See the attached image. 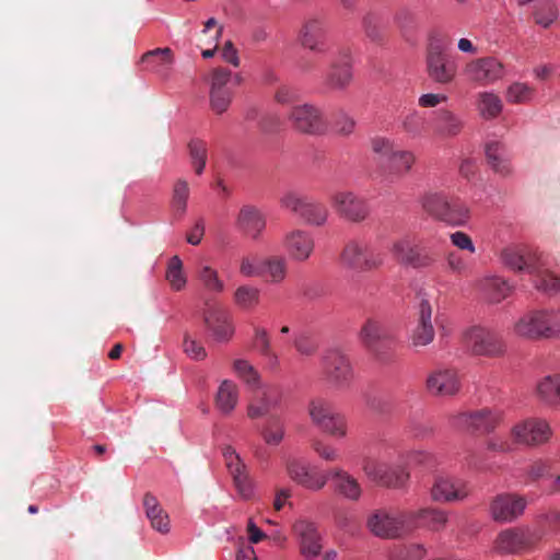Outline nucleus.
<instances>
[{
    "instance_id": "obj_1",
    "label": "nucleus",
    "mask_w": 560,
    "mask_h": 560,
    "mask_svg": "<svg viewBox=\"0 0 560 560\" xmlns=\"http://www.w3.org/2000/svg\"><path fill=\"white\" fill-rule=\"evenodd\" d=\"M423 210L431 217L450 225H464L469 211L458 200H451L443 192H427L421 198Z\"/></svg>"
},
{
    "instance_id": "obj_2",
    "label": "nucleus",
    "mask_w": 560,
    "mask_h": 560,
    "mask_svg": "<svg viewBox=\"0 0 560 560\" xmlns=\"http://www.w3.org/2000/svg\"><path fill=\"white\" fill-rule=\"evenodd\" d=\"M308 416L312 423L324 433L342 439L347 435V419L337 412L331 402L324 398H314L308 404Z\"/></svg>"
},
{
    "instance_id": "obj_3",
    "label": "nucleus",
    "mask_w": 560,
    "mask_h": 560,
    "mask_svg": "<svg viewBox=\"0 0 560 560\" xmlns=\"http://www.w3.org/2000/svg\"><path fill=\"white\" fill-rule=\"evenodd\" d=\"M280 205L310 225L322 226L329 217V210L323 202L296 191L285 192Z\"/></svg>"
},
{
    "instance_id": "obj_4",
    "label": "nucleus",
    "mask_w": 560,
    "mask_h": 560,
    "mask_svg": "<svg viewBox=\"0 0 560 560\" xmlns=\"http://www.w3.org/2000/svg\"><path fill=\"white\" fill-rule=\"evenodd\" d=\"M515 330L529 339H551L560 335V319L553 311H536L522 317Z\"/></svg>"
},
{
    "instance_id": "obj_5",
    "label": "nucleus",
    "mask_w": 560,
    "mask_h": 560,
    "mask_svg": "<svg viewBox=\"0 0 560 560\" xmlns=\"http://www.w3.org/2000/svg\"><path fill=\"white\" fill-rule=\"evenodd\" d=\"M503 420L502 411L482 408L476 411L459 412L450 417V424L463 431L488 434L494 431Z\"/></svg>"
},
{
    "instance_id": "obj_6",
    "label": "nucleus",
    "mask_w": 560,
    "mask_h": 560,
    "mask_svg": "<svg viewBox=\"0 0 560 560\" xmlns=\"http://www.w3.org/2000/svg\"><path fill=\"white\" fill-rule=\"evenodd\" d=\"M392 252L399 264L413 269H429L438 261V254L433 248L416 244L409 238L394 243Z\"/></svg>"
},
{
    "instance_id": "obj_7",
    "label": "nucleus",
    "mask_w": 560,
    "mask_h": 560,
    "mask_svg": "<svg viewBox=\"0 0 560 560\" xmlns=\"http://www.w3.org/2000/svg\"><path fill=\"white\" fill-rule=\"evenodd\" d=\"M427 72L432 81L440 84L451 83L456 75V63L451 60L439 40H431L428 47Z\"/></svg>"
},
{
    "instance_id": "obj_8",
    "label": "nucleus",
    "mask_w": 560,
    "mask_h": 560,
    "mask_svg": "<svg viewBox=\"0 0 560 560\" xmlns=\"http://www.w3.org/2000/svg\"><path fill=\"white\" fill-rule=\"evenodd\" d=\"M203 322L208 331L219 342L229 341L234 334L230 311L212 300L205 303Z\"/></svg>"
},
{
    "instance_id": "obj_9",
    "label": "nucleus",
    "mask_w": 560,
    "mask_h": 560,
    "mask_svg": "<svg viewBox=\"0 0 560 560\" xmlns=\"http://www.w3.org/2000/svg\"><path fill=\"white\" fill-rule=\"evenodd\" d=\"M535 542V535L528 528L512 527L498 534L492 549L498 555H515L530 550Z\"/></svg>"
},
{
    "instance_id": "obj_10",
    "label": "nucleus",
    "mask_w": 560,
    "mask_h": 560,
    "mask_svg": "<svg viewBox=\"0 0 560 560\" xmlns=\"http://www.w3.org/2000/svg\"><path fill=\"white\" fill-rule=\"evenodd\" d=\"M327 22L324 16L311 15L304 20L298 39L302 47L317 54H326Z\"/></svg>"
},
{
    "instance_id": "obj_11",
    "label": "nucleus",
    "mask_w": 560,
    "mask_h": 560,
    "mask_svg": "<svg viewBox=\"0 0 560 560\" xmlns=\"http://www.w3.org/2000/svg\"><path fill=\"white\" fill-rule=\"evenodd\" d=\"M511 434L516 443L535 446L546 443L552 432L546 420L529 418L515 424Z\"/></svg>"
},
{
    "instance_id": "obj_12",
    "label": "nucleus",
    "mask_w": 560,
    "mask_h": 560,
    "mask_svg": "<svg viewBox=\"0 0 560 560\" xmlns=\"http://www.w3.org/2000/svg\"><path fill=\"white\" fill-rule=\"evenodd\" d=\"M289 118L292 126L304 133L322 135L327 130L320 109L311 104L294 106Z\"/></svg>"
},
{
    "instance_id": "obj_13",
    "label": "nucleus",
    "mask_w": 560,
    "mask_h": 560,
    "mask_svg": "<svg viewBox=\"0 0 560 560\" xmlns=\"http://www.w3.org/2000/svg\"><path fill=\"white\" fill-rule=\"evenodd\" d=\"M527 505L524 497L515 493H501L490 503V514L495 522H513L520 517Z\"/></svg>"
},
{
    "instance_id": "obj_14",
    "label": "nucleus",
    "mask_w": 560,
    "mask_h": 560,
    "mask_svg": "<svg viewBox=\"0 0 560 560\" xmlns=\"http://www.w3.org/2000/svg\"><path fill=\"white\" fill-rule=\"evenodd\" d=\"M331 203L341 218L354 223L362 222L370 213L368 203L351 191L335 194Z\"/></svg>"
},
{
    "instance_id": "obj_15",
    "label": "nucleus",
    "mask_w": 560,
    "mask_h": 560,
    "mask_svg": "<svg viewBox=\"0 0 560 560\" xmlns=\"http://www.w3.org/2000/svg\"><path fill=\"white\" fill-rule=\"evenodd\" d=\"M287 472L294 482L313 491L323 489L328 480L326 474L317 471L303 460L296 458L287 460Z\"/></svg>"
},
{
    "instance_id": "obj_16",
    "label": "nucleus",
    "mask_w": 560,
    "mask_h": 560,
    "mask_svg": "<svg viewBox=\"0 0 560 560\" xmlns=\"http://www.w3.org/2000/svg\"><path fill=\"white\" fill-rule=\"evenodd\" d=\"M282 394L277 387H266L253 397L247 407V416L250 419L278 416L276 412L281 407Z\"/></svg>"
},
{
    "instance_id": "obj_17",
    "label": "nucleus",
    "mask_w": 560,
    "mask_h": 560,
    "mask_svg": "<svg viewBox=\"0 0 560 560\" xmlns=\"http://www.w3.org/2000/svg\"><path fill=\"white\" fill-rule=\"evenodd\" d=\"M470 492L471 489L467 482L438 476L431 488V498L436 502L463 501Z\"/></svg>"
},
{
    "instance_id": "obj_18",
    "label": "nucleus",
    "mask_w": 560,
    "mask_h": 560,
    "mask_svg": "<svg viewBox=\"0 0 560 560\" xmlns=\"http://www.w3.org/2000/svg\"><path fill=\"white\" fill-rule=\"evenodd\" d=\"M353 80L352 60L348 50L339 52L330 63L325 84L334 91H345Z\"/></svg>"
},
{
    "instance_id": "obj_19",
    "label": "nucleus",
    "mask_w": 560,
    "mask_h": 560,
    "mask_svg": "<svg viewBox=\"0 0 560 560\" xmlns=\"http://www.w3.org/2000/svg\"><path fill=\"white\" fill-rule=\"evenodd\" d=\"M282 246L292 260L305 261L314 252L315 241L310 232L295 229L284 235Z\"/></svg>"
},
{
    "instance_id": "obj_20",
    "label": "nucleus",
    "mask_w": 560,
    "mask_h": 560,
    "mask_svg": "<svg viewBox=\"0 0 560 560\" xmlns=\"http://www.w3.org/2000/svg\"><path fill=\"white\" fill-rule=\"evenodd\" d=\"M324 371L327 381L340 389L348 387L353 376L348 359L340 352H329L325 357Z\"/></svg>"
},
{
    "instance_id": "obj_21",
    "label": "nucleus",
    "mask_w": 560,
    "mask_h": 560,
    "mask_svg": "<svg viewBox=\"0 0 560 560\" xmlns=\"http://www.w3.org/2000/svg\"><path fill=\"white\" fill-rule=\"evenodd\" d=\"M462 343L471 350H495L503 346L498 332L477 325L462 331Z\"/></svg>"
},
{
    "instance_id": "obj_22",
    "label": "nucleus",
    "mask_w": 560,
    "mask_h": 560,
    "mask_svg": "<svg viewBox=\"0 0 560 560\" xmlns=\"http://www.w3.org/2000/svg\"><path fill=\"white\" fill-rule=\"evenodd\" d=\"M223 456L237 492L242 498L249 499L253 495V487L246 472L245 464L232 446L223 448Z\"/></svg>"
},
{
    "instance_id": "obj_23",
    "label": "nucleus",
    "mask_w": 560,
    "mask_h": 560,
    "mask_svg": "<svg viewBox=\"0 0 560 560\" xmlns=\"http://www.w3.org/2000/svg\"><path fill=\"white\" fill-rule=\"evenodd\" d=\"M293 530L300 539V551L303 557L312 559L320 553L323 546L315 523L308 520H299L294 523Z\"/></svg>"
},
{
    "instance_id": "obj_24",
    "label": "nucleus",
    "mask_w": 560,
    "mask_h": 560,
    "mask_svg": "<svg viewBox=\"0 0 560 560\" xmlns=\"http://www.w3.org/2000/svg\"><path fill=\"white\" fill-rule=\"evenodd\" d=\"M466 74L469 80L486 85L503 77V66L493 57L480 58L467 66Z\"/></svg>"
},
{
    "instance_id": "obj_25",
    "label": "nucleus",
    "mask_w": 560,
    "mask_h": 560,
    "mask_svg": "<svg viewBox=\"0 0 560 560\" xmlns=\"http://www.w3.org/2000/svg\"><path fill=\"white\" fill-rule=\"evenodd\" d=\"M459 388L457 372L452 369L434 371L427 378V389L433 396H453L459 392Z\"/></svg>"
},
{
    "instance_id": "obj_26",
    "label": "nucleus",
    "mask_w": 560,
    "mask_h": 560,
    "mask_svg": "<svg viewBox=\"0 0 560 560\" xmlns=\"http://www.w3.org/2000/svg\"><path fill=\"white\" fill-rule=\"evenodd\" d=\"M237 228L247 236L257 240L266 228V218L255 206H243L236 220Z\"/></svg>"
},
{
    "instance_id": "obj_27",
    "label": "nucleus",
    "mask_w": 560,
    "mask_h": 560,
    "mask_svg": "<svg viewBox=\"0 0 560 560\" xmlns=\"http://www.w3.org/2000/svg\"><path fill=\"white\" fill-rule=\"evenodd\" d=\"M433 338L432 306L425 298H421L418 305V324L412 334V342L415 346H427Z\"/></svg>"
},
{
    "instance_id": "obj_28",
    "label": "nucleus",
    "mask_w": 560,
    "mask_h": 560,
    "mask_svg": "<svg viewBox=\"0 0 560 560\" xmlns=\"http://www.w3.org/2000/svg\"><path fill=\"white\" fill-rule=\"evenodd\" d=\"M415 162L416 158L411 151H387V183H395L406 176Z\"/></svg>"
},
{
    "instance_id": "obj_29",
    "label": "nucleus",
    "mask_w": 560,
    "mask_h": 560,
    "mask_svg": "<svg viewBox=\"0 0 560 560\" xmlns=\"http://www.w3.org/2000/svg\"><path fill=\"white\" fill-rule=\"evenodd\" d=\"M332 479L335 491L349 501H358L362 495V488L359 481L348 471L341 468H334L327 474Z\"/></svg>"
},
{
    "instance_id": "obj_30",
    "label": "nucleus",
    "mask_w": 560,
    "mask_h": 560,
    "mask_svg": "<svg viewBox=\"0 0 560 560\" xmlns=\"http://www.w3.org/2000/svg\"><path fill=\"white\" fill-rule=\"evenodd\" d=\"M464 125L465 122L463 118L448 109H439L434 112L432 126L435 133L441 137H456L462 132Z\"/></svg>"
},
{
    "instance_id": "obj_31",
    "label": "nucleus",
    "mask_w": 560,
    "mask_h": 560,
    "mask_svg": "<svg viewBox=\"0 0 560 560\" xmlns=\"http://www.w3.org/2000/svg\"><path fill=\"white\" fill-rule=\"evenodd\" d=\"M141 61L147 65L148 70L156 73L163 79L168 78L170 70L174 63L173 51L168 48H155L147 51Z\"/></svg>"
},
{
    "instance_id": "obj_32",
    "label": "nucleus",
    "mask_w": 560,
    "mask_h": 560,
    "mask_svg": "<svg viewBox=\"0 0 560 560\" xmlns=\"http://www.w3.org/2000/svg\"><path fill=\"white\" fill-rule=\"evenodd\" d=\"M485 154L491 170L502 176L512 172L510 158L505 145L500 141H489L485 145Z\"/></svg>"
},
{
    "instance_id": "obj_33",
    "label": "nucleus",
    "mask_w": 560,
    "mask_h": 560,
    "mask_svg": "<svg viewBox=\"0 0 560 560\" xmlns=\"http://www.w3.org/2000/svg\"><path fill=\"white\" fill-rule=\"evenodd\" d=\"M503 264L517 272L535 273L538 270L535 258L525 255L518 247H506L501 253Z\"/></svg>"
},
{
    "instance_id": "obj_34",
    "label": "nucleus",
    "mask_w": 560,
    "mask_h": 560,
    "mask_svg": "<svg viewBox=\"0 0 560 560\" xmlns=\"http://www.w3.org/2000/svg\"><path fill=\"white\" fill-rule=\"evenodd\" d=\"M535 394L546 405L560 406V373L542 377L536 385Z\"/></svg>"
},
{
    "instance_id": "obj_35",
    "label": "nucleus",
    "mask_w": 560,
    "mask_h": 560,
    "mask_svg": "<svg viewBox=\"0 0 560 560\" xmlns=\"http://www.w3.org/2000/svg\"><path fill=\"white\" fill-rule=\"evenodd\" d=\"M143 508L152 528L162 534L170 532V517L154 495L151 493L144 495Z\"/></svg>"
},
{
    "instance_id": "obj_36",
    "label": "nucleus",
    "mask_w": 560,
    "mask_h": 560,
    "mask_svg": "<svg viewBox=\"0 0 560 560\" xmlns=\"http://www.w3.org/2000/svg\"><path fill=\"white\" fill-rule=\"evenodd\" d=\"M238 402V388L229 380H224L215 394L214 406L224 416L231 415Z\"/></svg>"
},
{
    "instance_id": "obj_37",
    "label": "nucleus",
    "mask_w": 560,
    "mask_h": 560,
    "mask_svg": "<svg viewBox=\"0 0 560 560\" xmlns=\"http://www.w3.org/2000/svg\"><path fill=\"white\" fill-rule=\"evenodd\" d=\"M363 243V270L372 271L377 269L384 260V240L382 235L369 238Z\"/></svg>"
},
{
    "instance_id": "obj_38",
    "label": "nucleus",
    "mask_w": 560,
    "mask_h": 560,
    "mask_svg": "<svg viewBox=\"0 0 560 560\" xmlns=\"http://www.w3.org/2000/svg\"><path fill=\"white\" fill-rule=\"evenodd\" d=\"M363 259V243L358 240L348 241L340 253V264L347 269L365 272Z\"/></svg>"
},
{
    "instance_id": "obj_39",
    "label": "nucleus",
    "mask_w": 560,
    "mask_h": 560,
    "mask_svg": "<svg viewBox=\"0 0 560 560\" xmlns=\"http://www.w3.org/2000/svg\"><path fill=\"white\" fill-rule=\"evenodd\" d=\"M481 290L490 303H500L512 292V285L503 278L491 277L481 282Z\"/></svg>"
},
{
    "instance_id": "obj_40",
    "label": "nucleus",
    "mask_w": 560,
    "mask_h": 560,
    "mask_svg": "<svg viewBox=\"0 0 560 560\" xmlns=\"http://www.w3.org/2000/svg\"><path fill=\"white\" fill-rule=\"evenodd\" d=\"M413 515L417 527L421 526L434 532L442 530L448 521L446 512L438 509H422Z\"/></svg>"
},
{
    "instance_id": "obj_41",
    "label": "nucleus",
    "mask_w": 560,
    "mask_h": 560,
    "mask_svg": "<svg viewBox=\"0 0 560 560\" xmlns=\"http://www.w3.org/2000/svg\"><path fill=\"white\" fill-rule=\"evenodd\" d=\"M415 528H417V524L413 514L387 515V539L401 537L411 533Z\"/></svg>"
},
{
    "instance_id": "obj_42",
    "label": "nucleus",
    "mask_w": 560,
    "mask_h": 560,
    "mask_svg": "<svg viewBox=\"0 0 560 560\" xmlns=\"http://www.w3.org/2000/svg\"><path fill=\"white\" fill-rule=\"evenodd\" d=\"M189 185L186 179L178 178L173 185L171 207L175 218L182 219L187 210Z\"/></svg>"
},
{
    "instance_id": "obj_43",
    "label": "nucleus",
    "mask_w": 560,
    "mask_h": 560,
    "mask_svg": "<svg viewBox=\"0 0 560 560\" xmlns=\"http://www.w3.org/2000/svg\"><path fill=\"white\" fill-rule=\"evenodd\" d=\"M260 435L266 444L279 445L285 435L284 422L280 416H271L260 430Z\"/></svg>"
},
{
    "instance_id": "obj_44",
    "label": "nucleus",
    "mask_w": 560,
    "mask_h": 560,
    "mask_svg": "<svg viewBox=\"0 0 560 560\" xmlns=\"http://www.w3.org/2000/svg\"><path fill=\"white\" fill-rule=\"evenodd\" d=\"M288 272V261L282 256H269L262 259V277L267 276L271 283L282 282Z\"/></svg>"
},
{
    "instance_id": "obj_45",
    "label": "nucleus",
    "mask_w": 560,
    "mask_h": 560,
    "mask_svg": "<svg viewBox=\"0 0 560 560\" xmlns=\"http://www.w3.org/2000/svg\"><path fill=\"white\" fill-rule=\"evenodd\" d=\"M533 15L536 24L548 28L558 19L556 0H536Z\"/></svg>"
},
{
    "instance_id": "obj_46",
    "label": "nucleus",
    "mask_w": 560,
    "mask_h": 560,
    "mask_svg": "<svg viewBox=\"0 0 560 560\" xmlns=\"http://www.w3.org/2000/svg\"><path fill=\"white\" fill-rule=\"evenodd\" d=\"M197 278L206 291L220 294L224 291V282L220 279L215 269L208 265H200L197 269Z\"/></svg>"
},
{
    "instance_id": "obj_47",
    "label": "nucleus",
    "mask_w": 560,
    "mask_h": 560,
    "mask_svg": "<svg viewBox=\"0 0 560 560\" xmlns=\"http://www.w3.org/2000/svg\"><path fill=\"white\" fill-rule=\"evenodd\" d=\"M188 153L190 163L197 175H201L205 171L208 158L207 143L198 138L191 139L188 142Z\"/></svg>"
},
{
    "instance_id": "obj_48",
    "label": "nucleus",
    "mask_w": 560,
    "mask_h": 560,
    "mask_svg": "<svg viewBox=\"0 0 560 560\" xmlns=\"http://www.w3.org/2000/svg\"><path fill=\"white\" fill-rule=\"evenodd\" d=\"M260 290L253 285H240L234 292V302L243 310H252L259 304Z\"/></svg>"
},
{
    "instance_id": "obj_49",
    "label": "nucleus",
    "mask_w": 560,
    "mask_h": 560,
    "mask_svg": "<svg viewBox=\"0 0 560 560\" xmlns=\"http://www.w3.org/2000/svg\"><path fill=\"white\" fill-rule=\"evenodd\" d=\"M479 112L486 119H492L502 112V102L493 93H481L479 97Z\"/></svg>"
},
{
    "instance_id": "obj_50",
    "label": "nucleus",
    "mask_w": 560,
    "mask_h": 560,
    "mask_svg": "<svg viewBox=\"0 0 560 560\" xmlns=\"http://www.w3.org/2000/svg\"><path fill=\"white\" fill-rule=\"evenodd\" d=\"M166 279L171 287L176 291H179L185 287L186 277L183 272V262L178 256L171 258L166 271Z\"/></svg>"
},
{
    "instance_id": "obj_51",
    "label": "nucleus",
    "mask_w": 560,
    "mask_h": 560,
    "mask_svg": "<svg viewBox=\"0 0 560 560\" xmlns=\"http://www.w3.org/2000/svg\"><path fill=\"white\" fill-rule=\"evenodd\" d=\"M383 326L381 322L368 319L360 330V338L368 347H372L381 340Z\"/></svg>"
},
{
    "instance_id": "obj_52",
    "label": "nucleus",
    "mask_w": 560,
    "mask_h": 560,
    "mask_svg": "<svg viewBox=\"0 0 560 560\" xmlns=\"http://www.w3.org/2000/svg\"><path fill=\"white\" fill-rule=\"evenodd\" d=\"M363 27L366 36L375 43H381L383 38L382 18L374 13H368L363 19Z\"/></svg>"
},
{
    "instance_id": "obj_53",
    "label": "nucleus",
    "mask_w": 560,
    "mask_h": 560,
    "mask_svg": "<svg viewBox=\"0 0 560 560\" xmlns=\"http://www.w3.org/2000/svg\"><path fill=\"white\" fill-rule=\"evenodd\" d=\"M355 124L353 117L340 110L335 115L332 126L338 135L347 137L354 131Z\"/></svg>"
},
{
    "instance_id": "obj_54",
    "label": "nucleus",
    "mask_w": 560,
    "mask_h": 560,
    "mask_svg": "<svg viewBox=\"0 0 560 560\" xmlns=\"http://www.w3.org/2000/svg\"><path fill=\"white\" fill-rule=\"evenodd\" d=\"M232 101L231 90L210 91V105L217 114L224 113Z\"/></svg>"
},
{
    "instance_id": "obj_55",
    "label": "nucleus",
    "mask_w": 560,
    "mask_h": 560,
    "mask_svg": "<svg viewBox=\"0 0 560 560\" xmlns=\"http://www.w3.org/2000/svg\"><path fill=\"white\" fill-rule=\"evenodd\" d=\"M532 90L525 83H514L506 92V100L510 103H524L530 100Z\"/></svg>"
},
{
    "instance_id": "obj_56",
    "label": "nucleus",
    "mask_w": 560,
    "mask_h": 560,
    "mask_svg": "<svg viewBox=\"0 0 560 560\" xmlns=\"http://www.w3.org/2000/svg\"><path fill=\"white\" fill-rule=\"evenodd\" d=\"M313 451L324 460L335 462L340 457V454L336 447L325 443L320 439H315L311 444Z\"/></svg>"
},
{
    "instance_id": "obj_57",
    "label": "nucleus",
    "mask_w": 560,
    "mask_h": 560,
    "mask_svg": "<svg viewBox=\"0 0 560 560\" xmlns=\"http://www.w3.org/2000/svg\"><path fill=\"white\" fill-rule=\"evenodd\" d=\"M535 288L548 294L557 293L560 291V278L544 273L535 280Z\"/></svg>"
},
{
    "instance_id": "obj_58",
    "label": "nucleus",
    "mask_w": 560,
    "mask_h": 560,
    "mask_svg": "<svg viewBox=\"0 0 560 560\" xmlns=\"http://www.w3.org/2000/svg\"><path fill=\"white\" fill-rule=\"evenodd\" d=\"M409 480V472L406 467L397 466L392 467L387 471V488L399 489L406 486Z\"/></svg>"
},
{
    "instance_id": "obj_59",
    "label": "nucleus",
    "mask_w": 560,
    "mask_h": 560,
    "mask_svg": "<svg viewBox=\"0 0 560 560\" xmlns=\"http://www.w3.org/2000/svg\"><path fill=\"white\" fill-rule=\"evenodd\" d=\"M335 522L340 529L350 534H353L359 527L355 515L348 511L337 512L335 515Z\"/></svg>"
},
{
    "instance_id": "obj_60",
    "label": "nucleus",
    "mask_w": 560,
    "mask_h": 560,
    "mask_svg": "<svg viewBox=\"0 0 560 560\" xmlns=\"http://www.w3.org/2000/svg\"><path fill=\"white\" fill-rule=\"evenodd\" d=\"M240 272L245 277H262V260L254 257H244L241 260Z\"/></svg>"
},
{
    "instance_id": "obj_61",
    "label": "nucleus",
    "mask_w": 560,
    "mask_h": 560,
    "mask_svg": "<svg viewBox=\"0 0 560 560\" xmlns=\"http://www.w3.org/2000/svg\"><path fill=\"white\" fill-rule=\"evenodd\" d=\"M231 80V71L223 68H217L212 71L210 80V91L230 90L226 85Z\"/></svg>"
},
{
    "instance_id": "obj_62",
    "label": "nucleus",
    "mask_w": 560,
    "mask_h": 560,
    "mask_svg": "<svg viewBox=\"0 0 560 560\" xmlns=\"http://www.w3.org/2000/svg\"><path fill=\"white\" fill-rule=\"evenodd\" d=\"M384 149L385 138L383 136L376 135L370 139L371 159L380 167H383L384 164Z\"/></svg>"
},
{
    "instance_id": "obj_63",
    "label": "nucleus",
    "mask_w": 560,
    "mask_h": 560,
    "mask_svg": "<svg viewBox=\"0 0 560 560\" xmlns=\"http://www.w3.org/2000/svg\"><path fill=\"white\" fill-rule=\"evenodd\" d=\"M234 372L243 378L246 383L253 384L257 381V372L245 360H236L233 364Z\"/></svg>"
},
{
    "instance_id": "obj_64",
    "label": "nucleus",
    "mask_w": 560,
    "mask_h": 560,
    "mask_svg": "<svg viewBox=\"0 0 560 560\" xmlns=\"http://www.w3.org/2000/svg\"><path fill=\"white\" fill-rule=\"evenodd\" d=\"M368 528L377 537H385V514L382 511L374 512L368 520Z\"/></svg>"
}]
</instances>
